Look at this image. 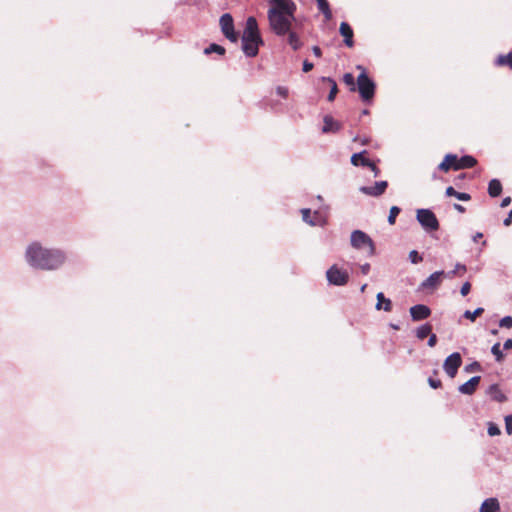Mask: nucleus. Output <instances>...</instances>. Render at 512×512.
Returning <instances> with one entry per match:
<instances>
[{
    "mask_svg": "<svg viewBox=\"0 0 512 512\" xmlns=\"http://www.w3.org/2000/svg\"><path fill=\"white\" fill-rule=\"evenodd\" d=\"M366 151H361L359 153H354L351 157V163L354 166H363L368 167L370 169H375V163H373L370 159L366 158L364 154Z\"/></svg>",
    "mask_w": 512,
    "mask_h": 512,
    "instance_id": "14",
    "label": "nucleus"
},
{
    "mask_svg": "<svg viewBox=\"0 0 512 512\" xmlns=\"http://www.w3.org/2000/svg\"><path fill=\"white\" fill-rule=\"evenodd\" d=\"M483 237V234L481 232H478L476 233L474 236H473V241H478V239L482 238Z\"/></svg>",
    "mask_w": 512,
    "mask_h": 512,
    "instance_id": "52",
    "label": "nucleus"
},
{
    "mask_svg": "<svg viewBox=\"0 0 512 512\" xmlns=\"http://www.w3.org/2000/svg\"><path fill=\"white\" fill-rule=\"evenodd\" d=\"M508 216H509V218H512V209L510 210Z\"/></svg>",
    "mask_w": 512,
    "mask_h": 512,
    "instance_id": "56",
    "label": "nucleus"
},
{
    "mask_svg": "<svg viewBox=\"0 0 512 512\" xmlns=\"http://www.w3.org/2000/svg\"><path fill=\"white\" fill-rule=\"evenodd\" d=\"M502 192V184L498 179L490 180L488 184V194L490 197H498Z\"/></svg>",
    "mask_w": 512,
    "mask_h": 512,
    "instance_id": "21",
    "label": "nucleus"
},
{
    "mask_svg": "<svg viewBox=\"0 0 512 512\" xmlns=\"http://www.w3.org/2000/svg\"><path fill=\"white\" fill-rule=\"evenodd\" d=\"M409 260L412 264H417L421 262L423 258L416 250H412L409 253Z\"/></svg>",
    "mask_w": 512,
    "mask_h": 512,
    "instance_id": "35",
    "label": "nucleus"
},
{
    "mask_svg": "<svg viewBox=\"0 0 512 512\" xmlns=\"http://www.w3.org/2000/svg\"><path fill=\"white\" fill-rule=\"evenodd\" d=\"M431 315V309L424 304H417L410 308V316L413 321H421Z\"/></svg>",
    "mask_w": 512,
    "mask_h": 512,
    "instance_id": "11",
    "label": "nucleus"
},
{
    "mask_svg": "<svg viewBox=\"0 0 512 512\" xmlns=\"http://www.w3.org/2000/svg\"><path fill=\"white\" fill-rule=\"evenodd\" d=\"M219 24L223 35L232 43H236L238 41V34L236 33L234 28V21L232 15L230 13H224L220 17Z\"/></svg>",
    "mask_w": 512,
    "mask_h": 512,
    "instance_id": "7",
    "label": "nucleus"
},
{
    "mask_svg": "<svg viewBox=\"0 0 512 512\" xmlns=\"http://www.w3.org/2000/svg\"><path fill=\"white\" fill-rule=\"evenodd\" d=\"M505 428L509 435L512 434V415L505 417Z\"/></svg>",
    "mask_w": 512,
    "mask_h": 512,
    "instance_id": "41",
    "label": "nucleus"
},
{
    "mask_svg": "<svg viewBox=\"0 0 512 512\" xmlns=\"http://www.w3.org/2000/svg\"><path fill=\"white\" fill-rule=\"evenodd\" d=\"M312 52L318 58L322 56V51H321L319 46H313L312 47Z\"/></svg>",
    "mask_w": 512,
    "mask_h": 512,
    "instance_id": "48",
    "label": "nucleus"
},
{
    "mask_svg": "<svg viewBox=\"0 0 512 512\" xmlns=\"http://www.w3.org/2000/svg\"><path fill=\"white\" fill-rule=\"evenodd\" d=\"M453 270H456V273H458V272H460V271H461V272H463V273H465V272H466V266H465V265H463V264H461V263H457V264L455 265V268H454Z\"/></svg>",
    "mask_w": 512,
    "mask_h": 512,
    "instance_id": "47",
    "label": "nucleus"
},
{
    "mask_svg": "<svg viewBox=\"0 0 512 512\" xmlns=\"http://www.w3.org/2000/svg\"><path fill=\"white\" fill-rule=\"evenodd\" d=\"M470 289H471V284L467 281L465 282L461 289H460V293L462 296H466L469 292H470Z\"/></svg>",
    "mask_w": 512,
    "mask_h": 512,
    "instance_id": "42",
    "label": "nucleus"
},
{
    "mask_svg": "<svg viewBox=\"0 0 512 512\" xmlns=\"http://www.w3.org/2000/svg\"><path fill=\"white\" fill-rule=\"evenodd\" d=\"M241 41L242 51L247 57L257 56L259 47L263 45L264 42L260 35L255 17L250 16L247 18Z\"/></svg>",
    "mask_w": 512,
    "mask_h": 512,
    "instance_id": "3",
    "label": "nucleus"
},
{
    "mask_svg": "<svg viewBox=\"0 0 512 512\" xmlns=\"http://www.w3.org/2000/svg\"><path fill=\"white\" fill-rule=\"evenodd\" d=\"M499 326L503 328L510 329L512 328V317L511 316H505L503 317L500 322Z\"/></svg>",
    "mask_w": 512,
    "mask_h": 512,
    "instance_id": "36",
    "label": "nucleus"
},
{
    "mask_svg": "<svg viewBox=\"0 0 512 512\" xmlns=\"http://www.w3.org/2000/svg\"><path fill=\"white\" fill-rule=\"evenodd\" d=\"M487 433L489 436H496L500 434V429L497 425L491 423L488 426Z\"/></svg>",
    "mask_w": 512,
    "mask_h": 512,
    "instance_id": "38",
    "label": "nucleus"
},
{
    "mask_svg": "<svg viewBox=\"0 0 512 512\" xmlns=\"http://www.w3.org/2000/svg\"><path fill=\"white\" fill-rule=\"evenodd\" d=\"M436 343H437V336L435 334L431 333L429 335L427 345L429 347H434L436 345Z\"/></svg>",
    "mask_w": 512,
    "mask_h": 512,
    "instance_id": "43",
    "label": "nucleus"
},
{
    "mask_svg": "<svg viewBox=\"0 0 512 512\" xmlns=\"http://www.w3.org/2000/svg\"><path fill=\"white\" fill-rule=\"evenodd\" d=\"M343 82L350 87L351 91L356 90L355 79L352 73H345L343 75Z\"/></svg>",
    "mask_w": 512,
    "mask_h": 512,
    "instance_id": "31",
    "label": "nucleus"
},
{
    "mask_svg": "<svg viewBox=\"0 0 512 512\" xmlns=\"http://www.w3.org/2000/svg\"><path fill=\"white\" fill-rule=\"evenodd\" d=\"M65 255L56 249L43 248L39 243H32L26 250V261L37 269L53 270L63 264Z\"/></svg>",
    "mask_w": 512,
    "mask_h": 512,
    "instance_id": "2",
    "label": "nucleus"
},
{
    "mask_svg": "<svg viewBox=\"0 0 512 512\" xmlns=\"http://www.w3.org/2000/svg\"><path fill=\"white\" fill-rule=\"evenodd\" d=\"M483 312H484V309L482 307H478L474 311L466 310L464 312V317L471 321H475L476 317L481 315Z\"/></svg>",
    "mask_w": 512,
    "mask_h": 512,
    "instance_id": "30",
    "label": "nucleus"
},
{
    "mask_svg": "<svg viewBox=\"0 0 512 512\" xmlns=\"http://www.w3.org/2000/svg\"><path fill=\"white\" fill-rule=\"evenodd\" d=\"M462 365V357L459 352L450 354L443 363V370L450 377L454 378Z\"/></svg>",
    "mask_w": 512,
    "mask_h": 512,
    "instance_id": "9",
    "label": "nucleus"
},
{
    "mask_svg": "<svg viewBox=\"0 0 512 512\" xmlns=\"http://www.w3.org/2000/svg\"><path fill=\"white\" fill-rule=\"evenodd\" d=\"M477 161L473 156L470 155H464L460 158L457 157V160L454 164V170H461V169H467L472 168L476 165Z\"/></svg>",
    "mask_w": 512,
    "mask_h": 512,
    "instance_id": "15",
    "label": "nucleus"
},
{
    "mask_svg": "<svg viewBox=\"0 0 512 512\" xmlns=\"http://www.w3.org/2000/svg\"><path fill=\"white\" fill-rule=\"evenodd\" d=\"M487 395L494 401L502 403L507 400V397L502 393L497 384H492L486 391Z\"/></svg>",
    "mask_w": 512,
    "mask_h": 512,
    "instance_id": "18",
    "label": "nucleus"
},
{
    "mask_svg": "<svg viewBox=\"0 0 512 512\" xmlns=\"http://www.w3.org/2000/svg\"><path fill=\"white\" fill-rule=\"evenodd\" d=\"M366 286H367L366 284L361 286V292H363L365 290Z\"/></svg>",
    "mask_w": 512,
    "mask_h": 512,
    "instance_id": "55",
    "label": "nucleus"
},
{
    "mask_svg": "<svg viewBox=\"0 0 512 512\" xmlns=\"http://www.w3.org/2000/svg\"><path fill=\"white\" fill-rule=\"evenodd\" d=\"M340 123L330 115H326L323 119V127L322 132L323 133H335L340 130Z\"/></svg>",
    "mask_w": 512,
    "mask_h": 512,
    "instance_id": "16",
    "label": "nucleus"
},
{
    "mask_svg": "<svg viewBox=\"0 0 512 512\" xmlns=\"http://www.w3.org/2000/svg\"><path fill=\"white\" fill-rule=\"evenodd\" d=\"M511 219L512 218H509V216H508L507 218L504 219L503 224L505 226H509L511 224Z\"/></svg>",
    "mask_w": 512,
    "mask_h": 512,
    "instance_id": "53",
    "label": "nucleus"
},
{
    "mask_svg": "<svg viewBox=\"0 0 512 512\" xmlns=\"http://www.w3.org/2000/svg\"><path fill=\"white\" fill-rule=\"evenodd\" d=\"M443 275H444L443 270L435 271L420 284V288L423 290L436 289L439 286V284L441 283V278L443 277Z\"/></svg>",
    "mask_w": 512,
    "mask_h": 512,
    "instance_id": "12",
    "label": "nucleus"
},
{
    "mask_svg": "<svg viewBox=\"0 0 512 512\" xmlns=\"http://www.w3.org/2000/svg\"><path fill=\"white\" fill-rule=\"evenodd\" d=\"M371 171L374 173L375 177H377L379 175V169L376 165H375V169H371Z\"/></svg>",
    "mask_w": 512,
    "mask_h": 512,
    "instance_id": "54",
    "label": "nucleus"
},
{
    "mask_svg": "<svg viewBox=\"0 0 512 512\" xmlns=\"http://www.w3.org/2000/svg\"><path fill=\"white\" fill-rule=\"evenodd\" d=\"M340 34L344 37V43L347 47H352L354 45L353 41V30L351 26L347 22H342L340 24Z\"/></svg>",
    "mask_w": 512,
    "mask_h": 512,
    "instance_id": "17",
    "label": "nucleus"
},
{
    "mask_svg": "<svg viewBox=\"0 0 512 512\" xmlns=\"http://www.w3.org/2000/svg\"><path fill=\"white\" fill-rule=\"evenodd\" d=\"M431 331H432V326L429 323H425V324L420 325L416 329L415 335L419 340H423L424 338H426L427 336H429L431 334Z\"/></svg>",
    "mask_w": 512,
    "mask_h": 512,
    "instance_id": "26",
    "label": "nucleus"
},
{
    "mask_svg": "<svg viewBox=\"0 0 512 512\" xmlns=\"http://www.w3.org/2000/svg\"><path fill=\"white\" fill-rule=\"evenodd\" d=\"M357 68L362 70V72L357 77V89L359 95L363 101H370L375 94V83L367 75L364 68L361 66H358Z\"/></svg>",
    "mask_w": 512,
    "mask_h": 512,
    "instance_id": "4",
    "label": "nucleus"
},
{
    "mask_svg": "<svg viewBox=\"0 0 512 512\" xmlns=\"http://www.w3.org/2000/svg\"><path fill=\"white\" fill-rule=\"evenodd\" d=\"M276 93L282 98H287L289 94V90L285 86H277L276 87Z\"/></svg>",
    "mask_w": 512,
    "mask_h": 512,
    "instance_id": "40",
    "label": "nucleus"
},
{
    "mask_svg": "<svg viewBox=\"0 0 512 512\" xmlns=\"http://www.w3.org/2000/svg\"><path fill=\"white\" fill-rule=\"evenodd\" d=\"M495 65L504 66L507 65L512 69V51L507 55H499L495 60Z\"/></svg>",
    "mask_w": 512,
    "mask_h": 512,
    "instance_id": "28",
    "label": "nucleus"
},
{
    "mask_svg": "<svg viewBox=\"0 0 512 512\" xmlns=\"http://www.w3.org/2000/svg\"><path fill=\"white\" fill-rule=\"evenodd\" d=\"M503 347H504V349H511V348H512V339H507V340L504 342Z\"/></svg>",
    "mask_w": 512,
    "mask_h": 512,
    "instance_id": "51",
    "label": "nucleus"
},
{
    "mask_svg": "<svg viewBox=\"0 0 512 512\" xmlns=\"http://www.w3.org/2000/svg\"><path fill=\"white\" fill-rule=\"evenodd\" d=\"M313 67H314V64L312 62H309L308 60H305L303 62L302 70H303V72H309V71H311L313 69Z\"/></svg>",
    "mask_w": 512,
    "mask_h": 512,
    "instance_id": "44",
    "label": "nucleus"
},
{
    "mask_svg": "<svg viewBox=\"0 0 512 512\" xmlns=\"http://www.w3.org/2000/svg\"><path fill=\"white\" fill-rule=\"evenodd\" d=\"M377 303H376V309L380 310L383 309L384 311H390L392 308V303L390 299L385 298L384 294L382 292H379L376 296Z\"/></svg>",
    "mask_w": 512,
    "mask_h": 512,
    "instance_id": "22",
    "label": "nucleus"
},
{
    "mask_svg": "<svg viewBox=\"0 0 512 512\" xmlns=\"http://www.w3.org/2000/svg\"><path fill=\"white\" fill-rule=\"evenodd\" d=\"M445 194L447 196H453L460 201H469L471 199L470 194L465 192H458L452 186L446 188Z\"/></svg>",
    "mask_w": 512,
    "mask_h": 512,
    "instance_id": "24",
    "label": "nucleus"
},
{
    "mask_svg": "<svg viewBox=\"0 0 512 512\" xmlns=\"http://www.w3.org/2000/svg\"><path fill=\"white\" fill-rule=\"evenodd\" d=\"M453 207H454V209H455V210H457V211H458V212H460V213L465 212V208H464V206H462L461 204H457V203H455Z\"/></svg>",
    "mask_w": 512,
    "mask_h": 512,
    "instance_id": "50",
    "label": "nucleus"
},
{
    "mask_svg": "<svg viewBox=\"0 0 512 512\" xmlns=\"http://www.w3.org/2000/svg\"><path fill=\"white\" fill-rule=\"evenodd\" d=\"M480 380V376H473L467 382L461 384L458 387V391L464 395H472L475 392L477 386L479 385Z\"/></svg>",
    "mask_w": 512,
    "mask_h": 512,
    "instance_id": "13",
    "label": "nucleus"
},
{
    "mask_svg": "<svg viewBox=\"0 0 512 512\" xmlns=\"http://www.w3.org/2000/svg\"><path fill=\"white\" fill-rule=\"evenodd\" d=\"M387 186H388L387 181L383 180V181L375 182L374 186H362V187H360V191L365 195L378 197L385 192Z\"/></svg>",
    "mask_w": 512,
    "mask_h": 512,
    "instance_id": "10",
    "label": "nucleus"
},
{
    "mask_svg": "<svg viewBox=\"0 0 512 512\" xmlns=\"http://www.w3.org/2000/svg\"><path fill=\"white\" fill-rule=\"evenodd\" d=\"M491 353L496 357L497 361H500L503 357V353L500 349V343H495L491 348Z\"/></svg>",
    "mask_w": 512,
    "mask_h": 512,
    "instance_id": "34",
    "label": "nucleus"
},
{
    "mask_svg": "<svg viewBox=\"0 0 512 512\" xmlns=\"http://www.w3.org/2000/svg\"><path fill=\"white\" fill-rule=\"evenodd\" d=\"M499 508V502L496 498H487L482 503L480 512H497Z\"/></svg>",
    "mask_w": 512,
    "mask_h": 512,
    "instance_id": "19",
    "label": "nucleus"
},
{
    "mask_svg": "<svg viewBox=\"0 0 512 512\" xmlns=\"http://www.w3.org/2000/svg\"><path fill=\"white\" fill-rule=\"evenodd\" d=\"M416 219L427 232L436 231L439 229V221L436 215L430 209H418Z\"/></svg>",
    "mask_w": 512,
    "mask_h": 512,
    "instance_id": "5",
    "label": "nucleus"
},
{
    "mask_svg": "<svg viewBox=\"0 0 512 512\" xmlns=\"http://www.w3.org/2000/svg\"><path fill=\"white\" fill-rule=\"evenodd\" d=\"M301 213H302V218H303V220H304L306 223H308V224H310V225H315V223L312 221V219H311V217H310V215H311V211H310V209H307V208L302 209V210H301Z\"/></svg>",
    "mask_w": 512,
    "mask_h": 512,
    "instance_id": "37",
    "label": "nucleus"
},
{
    "mask_svg": "<svg viewBox=\"0 0 512 512\" xmlns=\"http://www.w3.org/2000/svg\"><path fill=\"white\" fill-rule=\"evenodd\" d=\"M456 270H451V271H448V272H444V277H447L449 279L453 278L455 275H456Z\"/></svg>",
    "mask_w": 512,
    "mask_h": 512,
    "instance_id": "49",
    "label": "nucleus"
},
{
    "mask_svg": "<svg viewBox=\"0 0 512 512\" xmlns=\"http://www.w3.org/2000/svg\"><path fill=\"white\" fill-rule=\"evenodd\" d=\"M401 209L398 206H392L388 215V223L390 225L395 224L396 217L399 215Z\"/></svg>",
    "mask_w": 512,
    "mask_h": 512,
    "instance_id": "32",
    "label": "nucleus"
},
{
    "mask_svg": "<svg viewBox=\"0 0 512 512\" xmlns=\"http://www.w3.org/2000/svg\"><path fill=\"white\" fill-rule=\"evenodd\" d=\"M204 53L206 55H209L211 53H217L219 55H224L225 54V48L219 44H216V43H212L210 44L208 47H206L204 49Z\"/></svg>",
    "mask_w": 512,
    "mask_h": 512,
    "instance_id": "29",
    "label": "nucleus"
},
{
    "mask_svg": "<svg viewBox=\"0 0 512 512\" xmlns=\"http://www.w3.org/2000/svg\"><path fill=\"white\" fill-rule=\"evenodd\" d=\"M267 12L269 27L277 36H285L295 20L296 4L292 0H275L270 2Z\"/></svg>",
    "mask_w": 512,
    "mask_h": 512,
    "instance_id": "1",
    "label": "nucleus"
},
{
    "mask_svg": "<svg viewBox=\"0 0 512 512\" xmlns=\"http://www.w3.org/2000/svg\"><path fill=\"white\" fill-rule=\"evenodd\" d=\"M321 80L326 81L331 85V89H330L327 99L330 102L334 101L337 91H338L337 84H336L335 80L330 77H322Z\"/></svg>",
    "mask_w": 512,
    "mask_h": 512,
    "instance_id": "27",
    "label": "nucleus"
},
{
    "mask_svg": "<svg viewBox=\"0 0 512 512\" xmlns=\"http://www.w3.org/2000/svg\"><path fill=\"white\" fill-rule=\"evenodd\" d=\"M428 384L431 388L433 389H437V388H440L441 385H442V382L440 379L438 378H433V377H429L428 378Z\"/></svg>",
    "mask_w": 512,
    "mask_h": 512,
    "instance_id": "39",
    "label": "nucleus"
},
{
    "mask_svg": "<svg viewBox=\"0 0 512 512\" xmlns=\"http://www.w3.org/2000/svg\"><path fill=\"white\" fill-rule=\"evenodd\" d=\"M457 160V155L447 154L444 160L438 165V169L442 171H448L449 169L454 170V164Z\"/></svg>",
    "mask_w": 512,
    "mask_h": 512,
    "instance_id": "20",
    "label": "nucleus"
},
{
    "mask_svg": "<svg viewBox=\"0 0 512 512\" xmlns=\"http://www.w3.org/2000/svg\"><path fill=\"white\" fill-rule=\"evenodd\" d=\"M319 11L324 15L326 21L332 19V11L327 0H316Z\"/></svg>",
    "mask_w": 512,
    "mask_h": 512,
    "instance_id": "23",
    "label": "nucleus"
},
{
    "mask_svg": "<svg viewBox=\"0 0 512 512\" xmlns=\"http://www.w3.org/2000/svg\"><path fill=\"white\" fill-rule=\"evenodd\" d=\"M351 246L355 249L369 248V255L375 253V246L373 240L362 230H354L350 236Z\"/></svg>",
    "mask_w": 512,
    "mask_h": 512,
    "instance_id": "6",
    "label": "nucleus"
},
{
    "mask_svg": "<svg viewBox=\"0 0 512 512\" xmlns=\"http://www.w3.org/2000/svg\"><path fill=\"white\" fill-rule=\"evenodd\" d=\"M510 203H511V198H510L509 196H507V197H504V198L502 199V201H501V203H500V206H501L502 208H505V207L509 206V205H510Z\"/></svg>",
    "mask_w": 512,
    "mask_h": 512,
    "instance_id": "46",
    "label": "nucleus"
},
{
    "mask_svg": "<svg viewBox=\"0 0 512 512\" xmlns=\"http://www.w3.org/2000/svg\"><path fill=\"white\" fill-rule=\"evenodd\" d=\"M360 270H361V273L363 275H367L370 271V264L369 263H365L363 265L360 266Z\"/></svg>",
    "mask_w": 512,
    "mask_h": 512,
    "instance_id": "45",
    "label": "nucleus"
},
{
    "mask_svg": "<svg viewBox=\"0 0 512 512\" xmlns=\"http://www.w3.org/2000/svg\"><path fill=\"white\" fill-rule=\"evenodd\" d=\"M327 281L335 286H343L348 282L349 275L346 270L332 265L326 272Z\"/></svg>",
    "mask_w": 512,
    "mask_h": 512,
    "instance_id": "8",
    "label": "nucleus"
},
{
    "mask_svg": "<svg viewBox=\"0 0 512 512\" xmlns=\"http://www.w3.org/2000/svg\"><path fill=\"white\" fill-rule=\"evenodd\" d=\"M482 367L478 361H474L464 367V371L469 373L473 371H481Z\"/></svg>",
    "mask_w": 512,
    "mask_h": 512,
    "instance_id": "33",
    "label": "nucleus"
},
{
    "mask_svg": "<svg viewBox=\"0 0 512 512\" xmlns=\"http://www.w3.org/2000/svg\"><path fill=\"white\" fill-rule=\"evenodd\" d=\"M286 35H288V44L291 46V48L294 51L300 49V47L302 46V42L297 33L290 30Z\"/></svg>",
    "mask_w": 512,
    "mask_h": 512,
    "instance_id": "25",
    "label": "nucleus"
}]
</instances>
